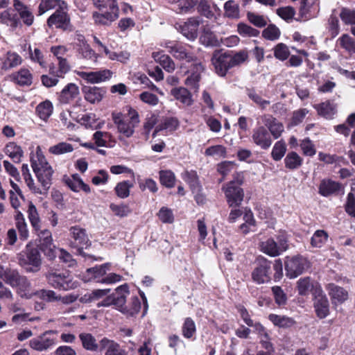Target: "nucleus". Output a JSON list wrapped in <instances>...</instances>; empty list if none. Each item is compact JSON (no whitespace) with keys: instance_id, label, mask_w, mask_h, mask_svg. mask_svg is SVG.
<instances>
[{"instance_id":"1","label":"nucleus","mask_w":355,"mask_h":355,"mask_svg":"<svg viewBox=\"0 0 355 355\" xmlns=\"http://www.w3.org/2000/svg\"><path fill=\"white\" fill-rule=\"evenodd\" d=\"M31 166L41 184L42 194H46L53 184L54 170L47 161L41 147L37 146L35 152L30 155Z\"/></svg>"},{"instance_id":"2","label":"nucleus","mask_w":355,"mask_h":355,"mask_svg":"<svg viewBox=\"0 0 355 355\" xmlns=\"http://www.w3.org/2000/svg\"><path fill=\"white\" fill-rule=\"evenodd\" d=\"M130 291L126 284L117 286L112 293V306L128 317L135 315L141 309V302L137 296H132L127 303Z\"/></svg>"},{"instance_id":"3","label":"nucleus","mask_w":355,"mask_h":355,"mask_svg":"<svg viewBox=\"0 0 355 355\" xmlns=\"http://www.w3.org/2000/svg\"><path fill=\"white\" fill-rule=\"evenodd\" d=\"M18 264L26 272H37L41 269L42 257L38 246L29 242L17 254Z\"/></svg>"},{"instance_id":"4","label":"nucleus","mask_w":355,"mask_h":355,"mask_svg":"<svg viewBox=\"0 0 355 355\" xmlns=\"http://www.w3.org/2000/svg\"><path fill=\"white\" fill-rule=\"evenodd\" d=\"M243 175L238 173L233 180L222 187L227 202L232 208L239 207L243 200L244 191L240 187L243 184Z\"/></svg>"},{"instance_id":"5","label":"nucleus","mask_w":355,"mask_h":355,"mask_svg":"<svg viewBox=\"0 0 355 355\" xmlns=\"http://www.w3.org/2000/svg\"><path fill=\"white\" fill-rule=\"evenodd\" d=\"M67 11V3L65 6L57 8L55 11L51 14L46 20L48 27L50 28L55 27L63 31H72L73 30V26L71 22V17Z\"/></svg>"},{"instance_id":"6","label":"nucleus","mask_w":355,"mask_h":355,"mask_svg":"<svg viewBox=\"0 0 355 355\" xmlns=\"http://www.w3.org/2000/svg\"><path fill=\"white\" fill-rule=\"evenodd\" d=\"M259 250L270 257H277L288 248L287 238L284 235L274 238H267L261 241L259 243Z\"/></svg>"},{"instance_id":"7","label":"nucleus","mask_w":355,"mask_h":355,"mask_svg":"<svg viewBox=\"0 0 355 355\" xmlns=\"http://www.w3.org/2000/svg\"><path fill=\"white\" fill-rule=\"evenodd\" d=\"M45 276L49 284L55 288L67 291L72 288L71 279L67 270L52 269Z\"/></svg>"},{"instance_id":"8","label":"nucleus","mask_w":355,"mask_h":355,"mask_svg":"<svg viewBox=\"0 0 355 355\" xmlns=\"http://www.w3.org/2000/svg\"><path fill=\"white\" fill-rule=\"evenodd\" d=\"M256 264L251 273L252 281L257 284L268 282L270 279V261L264 257H259L257 259Z\"/></svg>"},{"instance_id":"9","label":"nucleus","mask_w":355,"mask_h":355,"mask_svg":"<svg viewBox=\"0 0 355 355\" xmlns=\"http://www.w3.org/2000/svg\"><path fill=\"white\" fill-rule=\"evenodd\" d=\"M309 268V262L301 256L287 257L285 263L286 275L291 278L297 277Z\"/></svg>"},{"instance_id":"10","label":"nucleus","mask_w":355,"mask_h":355,"mask_svg":"<svg viewBox=\"0 0 355 355\" xmlns=\"http://www.w3.org/2000/svg\"><path fill=\"white\" fill-rule=\"evenodd\" d=\"M70 234L73 239L71 241V245L77 248L80 255L85 257L86 254L83 252V249L87 248L91 244L85 230L77 225L73 226L70 228Z\"/></svg>"},{"instance_id":"11","label":"nucleus","mask_w":355,"mask_h":355,"mask_svg":"<svg viewBox=\"0 0 355 355\" xmlns=\"http://www.w3.org/2000/svg\"><path fill=\"white\" fill-rule=\"evenodd\" d=\"M53 334V331L49 330L44 331L41 335L31 339L29 340L30 347L38 352L48 350L53 347L56 343Z\"/></svg>"},{"instance_id":"12","label":"nucleus","mask_w":355,"mask_h":355,"mask_svg":"<svg viewBox=\"0 0 355 355\" xmlns=\"http://www.w3.org/2000/svg\"><path fill=\"white\" fill-rule=\"evenodd\" d=\"M211 62L216 73L221 77L225 76L228 70L232 68L230 53L221 51H215L214 52Z\"/></svg>"},{"instance_id":"13","label":"nucleus","mask_w":355,"mask_h":355,"mask_svg":"<svg viewBox=\"0 0 355 355\" xmlns=\"http://www.w3.org/2000/svg\"><path fill=\"white\" fill-rule=\"evenodd\" d=\"M99 12H94L92 17L97 24H107L111 21V0H92Z\"/></svg>"},{"instance_id":"14","label":"nucleus","mask_w":355,"mask_h":355,"mask_svg":"<svg viewBox=\"0 0 355 355\" xmlns=\"http://www.w3.org/2000/svg\"><path fill=\"white\" fill-rule=\"evenodd\" d=\"M314 309L318 318H325L329 314V302L321 286H316L313 293Z\"/></svg>"},{"instance_id":"15","label":"nucleus","mask_w":355,"mask_h":355,"mask_svg":"<svg viewBox=\"0 0 355 355\" xmlns=\"http://www.w3.org/2000/svg\"><path fill=\"white\" fill-rule=\"evenodd\" d=\"M109 268L110 263H107L87 269L86 273L89 277L87 279H85V281L94 280L97 282L111 284V275H108L103 278V276L106 274Z\"/></svg>"},{"instance_id":"16","label":"nucleus","mask_w":355,"mask_h":355,"mask_svg":"<svg viewBox=\"0 0 355 355\" xmlns=\"http://www.w3.org/2000/svg\"><path fill=\"white\" fill-rule=\"evenodd\" d=\"M22 62V58L17 53L8 51L0 57V71H8L21 64Z\"/></svg>"},{"instance_id":"17","label":"nucleus","mask_w":355,"mask_h":355,"mask_svg":"<svg viewBox=\"0 0 355 355\" xmlns=\"http://www.w3.org/2000/svg\"><path fill=\"white\" fill-rule=\"evenodd\" d=\"M10 80L20 87H30L33 84V75L26 67H21L18 71L10 75Z\"/></svg>"},{"instance_id":"18","label":"nucleus","mask_w":355,"mask_h":355,"mask_svg":"<svg viewBox=\"0 0 355 355\" xmlns=\"http://www.w3.org/2000/svg\"><path fill=\"white\" fill-rule=\"evenodd\" d=\"M14 10L18 13L24 25L31 26L34 22V15L31 8L20 0H13Z\"/></svg>"},{"instance_id":"19","label":"nucleus","mask_w":355,"mask_h":355,"mask_svg":"<svg viewBox=\"0 0 355 355\" xmlns=\"http://www.w3.org/2000/svg\"><path fill=\"white\" fill-rule=\"evenodd\" d=\"M253 142L262 149H268L272 144L270 133L264 126H259L253 130Z\"/></svg>"},{"instance_id":"20","label":"nucleus","mask_w":355,"mask_h":355,"mask_svg":"<svg viewBox=\"0 0 355 355\" xmlns=\"http://www.w3.org/2000/svg\"><path fill=\"white\" fill-rule=\"evenodd\" d=\"M327 290L334 306L342 304L348 299V292L334 284H328Z\"/></svg>"},{"instance_id":"21","label":"nucleus","mask_w":355,"mask_h":355,"mask_svg":"<svg viewBox=\"0 0 355 355\" xmlns=\"http://www.w3.org/2000/svg\"><path fill=\"white\" fill-rule=\"evenodd\" d=\"M205 70L203 64L200 62H195L191 64V73L189 76L185 80V85L188 87L194 89L196 91L198 90L199 82L200 80V74Z\"/></svg>"},{"instance_id":"22","label":"nucleus","mask_w":355,"mask_h":355,"mask_svg":"<svg viewBox=\"0 0 355 355\" xmlns=\"http://www.w3.org/2000/svg\"><path fill=\"white\" fill-rule=\"evenodd\" d=\"M79 88L75 83H68L60 92L58 100L62 104H69L79 98Z\"/></svg>"},{"instance_id":"23","label":"nucleus","mask_w":355,"mask_h":355,"mask_svg":"<svg viewBox=\"0 0 355 355\" xmlns=\"http://www.w3.org/2000/svg\"><path fill=\"white\" fill-rule=\"evenodd\" d=\"M165 47L169 49L168 52L176 59L180 60H185L189 62H196V58L182 46L171 45V42H167L165 44Z\"/></svg>"},{"instance_id":"24","label":"nucleus","mask_w":355,"mask_h":355,"mask_svg":"<svg viewBox=\"0 0 355 355\" xmlns=\"http://www.w3.org/2000/svg\"><path fill=\"white\" fill-rule=\"evenodd\" d=\"M263 123L269 130L275 139L279 138L284 132V125L271 115L264 114L261 116Z\"/></svg>"},{"instance_id":"25","label":"nucleus","mask_w":355,"mask_h":355,"mask_svg":"<svg viewBox=\"0 0 355 355\" xmlns=\"http://www.w3.org/2000/svg\"><path fill=\"white\" fill-rule=\"evenodd\" d=\"M114 123L117 125V129L119 133L123 135L126 137L132 136L135 132V126H132V124L126 121L125 116L121 113H118L112 116Z\"/></svg>"},{"instance_id":"26","label":"nucleus","mask_w":355,"mask_h":355,"mask_svg":"<svg viewBox=\"0 0 355 355\" xmlns=\"http://www.w3.org/2000/svg\"><path fill=\"white\" fill-rule=\"evenodd\" d=\"M111 75L110 70H102L98 71H82L80 73V77L87 83H98L108 79Z\"/></svg>"},{"instance_id":"27","label":"nucleus","mask_w":355,"mask_h":355,"mask_svg":"<svg viewBox=\"0 0 355 355\" xmlns=\"http://www.w3.org/2000/svg\"><path fill=\"white\" fill-rule=\"evenodd\" d=\"M200 21L197 17H191L181 26L182 33L189 40H194L197 37L198 28Z\"/></svg>"},{"instance_id":"28","label":"nucleus","mask_w":355,"mask_h":355,"mask_svg":"<svg viewBox=\"0 0 355 355\" xmlns=\"http://www.w3.org/2000/svg\"><path fill=\"white\" fill-rule=\"evenodd\" d=\"M82 91L84 94L85 99L91 103L100 102L105 93L103 88L95 86H83Z\"/></svg>"},{"instance_id":"29","label":"nucleus","mask_w":355,"mask_h":355,"mask_svg":"<svg viewBox=\"0 0 355 355\" xmlns=\"http://www.w3.org/2000/svg\"><path fill=\"white\" fill-rule=\"evenodd\" d=\"M173 4L174 9L177 13L187 14L194 10L198 0H168Z\"/></svg>"},{"instance_id":"30","label":"nucleus","mask_w":355,"mask_h":355,"mask_svg":"<svg viewBox=\"0 0 355 355\" xmlns=\"http://www.w3.org/2000/svg\"><path fill=\"white\" fill-rule=\"evenodd\" d=\"M15 227L19 232V238L21 241H26L29 237V232L23 214L17 211L15 216Z\"/></svg>"},{"instance_id":"31","label":"nucleus","mask_w":355,"mask_h":355,"mask_svg":"<svg viewBox=\"0 0 355 355\" xmlns=\"http://www.w3.org/2000/svg\"><path fill=\"white\" fill-rule=\"evenodd\" d=\"M5 153L15 163H19L24 155L21 147L15 142H9L5 147Z\"/></svg>"},{"instance_id":"32","label":"nucleus","mask_w":355,"mask_h":355,"mask_svg":"<svg viewBox=\"0 0 355 355\" xmlns=\"http://www.w3.org/2000/svg\"><path fill=\"white\" fill-rule=\"evenodd\" d=\"M65 5L67 1L64 0H41L37 8V15L41 16L50 10Z\"/></svg>"},{"instance_id":"33","label":"nucleus","mask_w":355,"mask_h":355,"mask_svg":"<svg viewBox=\"0 0 355 355\" xmlns=\"http://www.w3.org/2000/svg\"><path fill=\"white\" fill-rule=\"evenodd\" d=\"M53 111V106L49 100H46L40 103L36 108L35 112L40 119L46 121L51 116Z\"/></svg>"},{"instance_id":"34","label":"nucleus","mask_w":355,"mask_h":355,"mask_svg":"<svg viewBox=\"0 0 355 355\" xmlns=\"http://www.w3.org/2000/svg\"><path fill=\"white\" fill-rule=\"evenodd\" d=\"M152 57L157 62H159L166 71L172 72L175 70V62L168 55L162 54L160 52H153Z\"/></svg>"},{"instance_id":"35","label":"nucleus","mask_w":355,"mask_h":355,"mask_svg":"<svg viewBox=\"0 0 355 355\" xmlns=\"http://www.w3.org/2000/svg\"><path fill=\"white\" fill-rule=\"evenodd\" d=\"M171 94L182 103L189 106L192 104L191 95L189 90L184 87H175L171 89Z\"/></svg>"},{"instance_id":"36","label":"nucleus","mask_w":355,"mask_h":355,"mask_svg":"<svg viewBox=\"0 0 355 355\" xmlns=\"http://www.w3.org/2000/svg\"><path fill=\"white\" fill-rule=\"evenodd\" d=\"M21 173L27 187L31 191V192L33 193L34 194L42 195V190L40 189V187H37L34 182V180L30 173L28 164H22Z\"/></svg>"},{"instance_id":"37","label":"nucleus","mask_w":355,"mask_h":355,"mask_svg":"<svg viewBox=\"0 0 355 355\" xmlns=\"http://www.w3.org/2000/svg\"><path fill=\"white\" fill-rule=\"evenodd\" d=\"M0 21L13 28H17L20 24L19 19L17 17V14H12L11 9L8 8L0 13Z\"/></svg>"},{"instance_id":"38","label":"nucleus","mask_w":355,"mask_h":355,"mask_svg":"<svg viewBox=\"0 0 355 355\" xmlns=\"http://www.w3.org/2000/svg\"><path fill=\"white\" fill-rule=\"evenodd\" d=\"M79 338L85 349L91 352L98 351V345L92 334L89 333H81L79 334Z\"/></svg>"},{"instance_id":"39","label":"nucleus","mask_w":355,"mask_h":355,"mask_svg":"<svg viewBox=\"0 0 355 355\" xmlns=\"http://www.w3.org/2000/svg\"><path fill=\"white\" fill-rule=\"evenodd\" d=\"M340 184L331 180H324L321 182L319 192L322 196H328L340 189Z\"/></svg>"},{"instance_id":"40","label":"nucleus","mask_w":355,"mask_h":355,"mask_svg":"<svg viewBox=\"0 0 355 355\" xmlns=\"http://www.w3.org/2000/svg\"><path fill=\"white\" fill-rule=\"evenodd\" d=\"M318 114L330 119L336 113V106L329 101H326L318 105H314Z\"/></svg>"},{"instance_id":"41","label":"nucleus","mask_w":355,"mask_h":355,"mask_svg":"<svg viewBox=\"0 0 355 355\" xmlns=\"http://www.w3.org/2000/svg\"><path fill=\"white\" fill-rule=\"evenodd\" d=\"M24 49H28L29 53V58L33 62L38 63L42 67H44L46 62L44 60V55L41 50L38 48H35L32 50L31 44H25L23 46Z\"/></svg>"},{"instance_id":"42","label":"nucleus","mask_w":355,"mask_h":355,"mask_svg":"<svg viewBox=\"0 0 355 355\" xmlns=\"http://www.w3.org/2000/svg\"><path fill=\"white\" fill-rule=\"evenodd\" d=\"M269 320L275 325L282 328L291 327L295 324L293 318L276 314H270Z\"/></svg>"},{"instance_id":"43","label":"nucleus","mask_w":355,"mask_h":355,"mask_svg":"<svg viewBox=\"0 0 355 355\" xmlns=\"http://www.w3.org/2000/svg\"><path fill=\"white\" fill-rule=\"evenodd\" d=\"M329 235L327 232L318 230L314 232L311 239V245L313 248H322L327 241Z\"/></svg>"},{"instance_id":"44","label":"nucleus","mask_w":355,"mask_h":355,"mask_svg":"<svg viewBox=\"0 0 355 355\" xmlns=\"http://www.w3.org/2000/svg\"><path fill=\"white\" fill-rule=\"evenodd\" d=\"M28 218L33 228L38 232L40 228V218L37 208L32 202H30L28 205Z\"/></svg>"},{"instance_id":"45","label":"nucleus","mask_w":355,"mask_h":355,"mask_svg":"<svg viewBox=\"0 0 355 355\" xmlns=\"http://www.w3.org/2000/svg\"><path fill=\"white\" fill-rule=\"evenodd\" d=\"M316 286H320L318 284L314 285L309 277L301 278L297 282V290L299 294L301 295H307L311 290L313 292Z\"/></svg>"},{"instance_id":"46","label":"nucleus","mask_w":355,"mask_h":355,"mask_svg":"<svg viewBox=\"0 0 355 355\" xmlns=\"http://www.w3.org/2000/svg\"><path fill=\"white\" fill-rule=\"evenodd\" d=\"M284 163L287 168L293 170L302 165V159L295 152H291L286 156Z\"/></svg>"},{"instance_id":"47","label":"nucleus","mask_w":355,"mask_h":355,"mask_svg":"<svg viewBox=\"0 0 355 355\" xmlns=\"http://www.w3.org/2000/svg\"><path fill=\"white\" fill-rule=\"evenodd\" d=\"M247 95L249 98L262 110L266 109L270 104L269 101L263 99L254 89H248Z\"/></svg>"},{"instance_id":"48","label":"nucleus","mask_w":355,"mask_h":355,"mask_svg":"<svg viewBox=\"0 0 355 355\" xmlns=\"http://www.w3.org/2000/svg\"><path fill=\"white\" fill-rule=\"evenodd\" d=\"M73 150V147L71 144L67 142H60L56 145L52 146L49 148V153L55 155H60Z\"/></svg>"},{"instance_id":"49","label":"nucleus","mask_w":355,"mask_h":355,"mask_svg":"<svg viewBox=\"0 0 355 355\" xmlns=\"http://www.w3.org/2000/svg\"><path fill=\"white\" fill-rule=\"evenodd\" d=\"M184 180L189 184L193 193H198L201 191V187L196 172L187 171L184 174Z\"/></svg>"},{"instance_id":"50","label":"nucleus","mask_w":355,"mask_h":355,"mask_svg":"<svg viewBox=\"0 0 355 355\" xmlns=\"http://www.w3.org/2000/svg\"><path fill=\"white\" fill-rule=\"evenodd\" d=\"M179 125L178 121L174 118H167L164 119L163 122L159 123L155 128V132L153 133V136L155 135L163 130H168L169 131H174L177 129Z\"/></svg>"},{"instance_id":"51","label":"nucleus","mask_w":355,"mask_h":355,"mask_svg":"<svg viewBox=\"0 0 355 355\" xmlns=\"http://www.w3.org/2000/svg\"><path fill=\"white\" fill-rule=\"evenodd\" d=\"M14 288L17 289V293L21 296H24L30 291L31 283L26 276L21 275L16 282Z\"/></svg>"},{"instance_id":"52","label":"nucleus","mask_w":355,"mask_h":355,"mask_svg":"<svg viewBox=\"0 0 355 355\" xmlns=\"http://www.w3.org/2000/svg\"><path fill=\"white\" fill-rule=\"evenodd\" d=\"M225 15L230 18H237L239 17V6L238 3L233 0H229L224 5Z\"/></svg>"},{"instance_id":"53","label":"nucleus","mask_w":355,"mask_h":355,"mask_svg":"<svg viewBox=\"0 0 355 355\" xmlns=\"http://www.w3.org/2000/svg\"><path fill=\"white\" fill-rule=\"evenodd\" d=\"M3 280L12 287H15L16 282L21 276L19 272L15 269L7 268L3 273Z\"/></svg>"},{"instance_id":"54","label":"nucleus","mask_w":355,"mask_h":355,"mask_svg":"<svg viewBox=\"0 0 355 355\" xmlns=\"http://www.w3.org/2000/svg\"><path fill=\"white\" fill-rule=\"evenodd\" d=\"M80 178L78 174H73L71 177L64 175L63 182L64 184L73 191H79V184L80 182Z\"/></svg>"},{"instance_id":"55","label":"nucleus","mask_w":355,"mask_h":355,"mask_svg":"<svg viewBox=\"0 0 355 355\" xmlns=\"http://www.w3.org/2000/svg\"><path fill=\"white\" fill-rule=\"evenodd\" d=\"M197 3V10L200 15L206 17L207 18H211L214 17V15L211 10V4L207 0H200Z\"/></svg>"},{"instance_id":"56","label":"nucleus","mask_w":355,"mask_h":355,"mask_svg":"<svg viewBox=\"0 0 355 355\" xmlns=\"http://www.w3.org/2000/svg\"><path fill=\"white\" fill-rule=\"evenodd\" d=\"M262 36L268 40L274 41L279 39L280 31L275 25L270 24L263 31Z\"/></svg>"},{"instance_id":"57","label":"nucleus","mask_w":355,"mask_h":355,"mask_svg":"<svg viewBox=\"0 0 355 355\" xmlns=\"http://www.w3.org/2000/svg\"><path fill=\"white\" fill-rule=\"evenodd\" d=\"M286 150V146L283 141H278L273 146L271 155L274 160L279 161L284 155Z\"/></svg>"},{"instance_id":"58","label":"nucleus","mask_w":355,"mask_h":355,"mask_svg":"<svg viewBox=\"0 0 355 355\" xmlns=\"http://www.w3.org/2000/svg\"><path fill=\"white\" fill-rule=\"evenodd\" d=\"M201 43L205 46H216L218 40L214 34L207 29H204L200 37Z\"/></svg>"},{"instance_id":"59","label":"nucleus","mask_w":355,"mask_h":355,"mask_svg":"<svg viewBox=\"0 0 355 355\" xmlns=\"http://www.w3.org/2000/svg\"><path fill=\"white\" fill-rule=\"evenodd\" d=\"M132 184L128 181H123L116 184L115 187V192L118 197L121 198H125L130 195V189Z\"/></svg>"},{"instance_id":"60","label":"nucleus","mask_w":355,"mask_h":355,"mask_svg":"<svg viewBox=\"0 0 355 355\" xmlns=\"http://www.w3.org/2000/svg\"><path fill=\"white\" fill-rule=\"evenodd\" d=\"M289 55L290 51L288 46L283 43H279L274 48V55L278 60H285Z\"/></svg>"},{"instance_id":"61","label":"nucleus","mask_w":355,"mask_h":355,"mask_svg":"<svg viewBox=\"0 0 355 355\" xmlns=\"http://www.w3.org/2000/svg\"><path fill=\"white\" fill-rule=\"evenodd\" d=\"M340 17L345 24H355V10L343 8Z\"/></svg>"},{"instance_id":"62","label":"nucleus","mask_w":355,"mask_h":355,"mask_svg":"<svg viewBox=\"0 0 355 355\" xmlns=\"http://www.w3.org/2000/svg\"><path fill=\"white\" fill-rule=\"evenodd\" d=\"M159 219L164 223H172L174 221V216L171 209L163 207L157 213Z\"/></svg>"},{"instance_id":"63","label":"nucleus","mask_w":355,"mask_h":355,"mask_svg":"<svg viewBox=\"0 0 355 355\" xmlns=\"http://www.w3.org/2000/svg\"><path fill=\"white\" fill-rule=\"evenodd\" d=\"M340 44L343 48L349 53H355V40L349 35L345 34L340 39Z\"/></svg>"},{"instance_id":"64","label":"nucleus","mask_w":355,"mask_h":355,"mask_svg":"<svg viewBox=\"0 0 355 355\" xmlns=\"http://www.w3.org/2000/svg\"><path fill=\"white\" fill-rule=\"evenodd\" d=\"M175 175L170 171H164L160 172V182L166 187L171 188L175 184Z\"/></svg>"}]
</instances>
